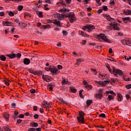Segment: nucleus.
Segmentation results:
<instances>
[{
	"label": "nucleus",
	"mask_w": 131,
	"mask_h": 131,
	"mask_svg": "<svg viewBox=\"0 0 131 131\" xmlns=\"http://www.w3.org/2000/svg\"><path fill=\"white\" fill-rule=\"evenodd\" d=\"M43 29H48V28H51V25H47L43 26Z\"/></svg>",
	"instance_id": "nucleus-33"
},
{
	"label": "nucleus",
	"mask_w": 131,
	"mask_h": 131,
	"mask_svg": "<svg viewBox=\"0 0 131 131\" xmlns=\"http://www.w3.org/2000/svg\"><path fill=\"white\" fill-rule=\"evenodd\" d=\"M64 18H69L70 23H73V22L76 21V17H75V15L73 12H70V13H68L67 15L64 14Z\"/></svg>",
	"instance_id": "nucleus-1"
},
{
	"label": "nucleus",
	"mask_w": 131,
	"mask_h": 131,
	"mask_svg": "<svg viewBox=\"0 0 131 131\" xmlns=\"http://www.w3.org/2000/svg\"><path fill=\"white\" fill-rule=\"evenodd\" d=\"M85 89H86V90H92V89H93V86L90 84L88 85H86L85 86Z\"/></svg>",
	"instance_id": "nucleus-30"
},
{
	"label": "nucleus",
	"mask_w": 131,
	"mask_h": 131,
	"mask_svg": "<svg viewBox=\"0 0 131 131\" xmlns=\"http://www.w3.org/2000/svg\"><path fill=\"white\" fill-rule=\"evenodd\" d=\"M53 17L54 18H58L59 20H63V18L65 17V14H61L60 13H54L53 14Z\"/></svg>",
	"instance_id": "nucleus-6"
},
{
	"label": "nucleus",
	"mask_w": 131,
	"mask_h": 131,
	"mask_svg": "<svg viewBox=\"0 0 131 131\" xmlns=\"http://www.w3.org/2000/svg\"><path fill=\"white\" fill-rule=\"evenodd\" d=\"M35 129H36V130H37V131H41V128L39 127V128H36Z\"/></svg>",
	"instance_id": "nucleus-64"
},
{
	"label": "nucleus",
	"mask_w": 131,
	"mask_h": 131,
	"mask_svg": "<svg viewBox=\"0 0 131 131\" xmlns=\"http://www.w3.org/2000/svg\"><path fill=\"white\" fill-rule=\"evenodd\" d=\"M3 26H10L12 24V22H9L8 21H3Z\"/></svg>",
	"instance_id": "nucleus-18"
},
{
	"label": "nucleus",
	"mask_w": 131,
	"mask_h": 131,
	"mask_svg": "<svg viewBox=\"0 0 131 131\" xmlns=\"http://www.w3.org/2000/svg\"><path fill=\"white\" fill-rule=\"evenodd\" d=\"M79 34H81L82 36H86V34H85V33H84L82 31H79Z\"/></svg>",
	"instance_id": "nucleus-34"
},
{
	"label": "nucleus",
	"mask_w": 131,
	"mask_h": 131,
	"mask_svg": "<svg viewBox=\"0 0 131 131\" xmlns=\"http://www.w3.org/2000/svg\"><path fill=\"white\" fill-rule=\"evenodd\" d=\"M88 28H91V25H89L86 26H84L83 27L82 29L84 30V31H85L86 30H88Z\"/></svg>",
	"instance_id": "nucleus-32"
},
{
	"label": "nucleus",
	"mask_w": 131,
	"mask_h": 131,
	"mask_svg": "<svg viewBox=\"0 0 131 131\" xmlns=\"http://www.w3.org/2000/svg\"><path fill=\"white\" fill-rule=\"evenodd\" d=\"M4 118L6 119V121H9V118L10 117V115L9 114H5L4 115Z\"/></svg>",
	"instance_id": "nucleus-25"
},
{
	"label": "nucleus",
	"mask_w": 131,
	"mask_h": 131,
	"mask_svg": "<svg viewBox=\"0 0 131 131\" xmlns=\"http://www.w3.org/2000/svg\"><path fill=\"white\" fill-rule=\"evenodd\" d=\"M126 89H127V90H129V89H131V84H129L128 85H126Z\"/></svg>",
	"instance_id": "nucleus-50"
},
{
	"label": "nucleus",
	"mask_w": 131,
	"mask_h": 131,
	"mask_svg": "<svg viewBox=\"0 0 131 131\" xmlns=\"http://www.w3.org/2000/svg\"><path fill=\"white\" fill-rule=\"evenodd\" d=\"M99 78H101V79H104L105 77H106V75H102L101 74H99L98 75Z\"/></svg>",
	"instance_id": "nucleus-28"
},
{
	"label": "nucleus",
	"mask_w": 131,
	"mask_h": 131,
	"mask_svg": "<svg viewBox=\"0 0 131 131\" xmlns=\"http://www.w3.org/2000/svg\"><path fill=\"white\" fill-rule=\"evenodd\" d=\"M30 125L32 127H37V126H38V124L36 122H33V123H31Z\"/></svg>",
	"instance_id": "nucleus-22"
},
{
	"label": "nucleus",
	"mask_w": 131,
	"mask_h": 131,
	"mask_svg": "<svg viewBox=\"0 0 131 131\" xmlns=\"http://www.w3.org/2000/svg\"><path fill=\"white\" fill-rule=\"evenodd\" d=\"M25 18H26V17H30V14L29 13L26 12L24 14Z\"/></svg>",
	"instance_id": "nucleus-45"
},
{
	"label": "nucleus",
	"mask_w": 131,
	"mask_h": 131,
	"mask_svg": "<svg viewBox=\"0 0 131 131\" xmlns=\"http://www.w3.org/2000/svg\"><path fill=\"white\" fill-rule=\"evenodd\" d=\"M92 29H95V26H92V25H90V28L87 29V32H92Z\"/></svg>",
	"instance_id": "nucleus-20"
},
{
	"label": "nucleus",
	"mask_w": 131,
	"mask_h": 131,
	"mask_svg": "<svg viewBox=\"0 0 131 131\" xmlns=\"http://www.w3.org/2000/svg\"><path fill=\"white\" fill-rule=\"evenodd\" d=\"M45 106H46V107H47V108H51V105H50V103L48 102H46V103L45 104Z\"/></svg>",
	"instance_id": "nucleus-36"
},
{
	"label": "nucleus",
	"mask_w": 131,
	"mask_h": 131,
	"mask_svg": "<svg viewBox=\"0 0 131 131\" xmlns=\"http://www.w3.org/2000/svg\"><path fill=\"white\" fill-rule=\"evenodd\" d=\"M111 81H112L113 83H115V82H117V81H118V79L117 78H111Z\"/></svg>",
	"instance_id": "nucleus-29"
},
{
	"label": "nucleus",
	"mask_w": 131,
	"mask_h": 131,
	"mask_svg": "<svg viewBox=\"0 0 131 131\" xmlns=\"http://www.w3.org/2000/svg\"><path fill=\"white\" fill-rule=\"evenodd\" d=\"M114 99V96L113 95H110L108 96L107 100L111 101V100H113Z\"/></svg>",
	"instance_id": "nucleus-27"
},
{
	"label": "nucleus",
	"mask_w": 131,
	"mask_h": 131,
	"mask_svg": "<svg viewBox=\"0 0 131 131\" xmlns=\"http://www.w3.org/2000/svg\"><path fill=\"white\" fill-rule=\"evenodd\" d=\"M11 106L12 107V108H16V103H12L11 104Z\"/></svg>",
	"instance_id": "nucleus-55"
},
{
	"label": "nucleus",
	"mask_w": 131,
	"mask_h": 131,
	"mask_svg": "<svg viewBox=\"0 0 131 131\" xmlns=\"http://www.w3.org/2000/svg\"><path fill=\"white\" fill-rule=\"evenodd\" d=\"M107 69L111 73H113L114 75H117V74H118L119 75L121 76L123 74V73L120 70H116L114 69V70L112 71V70H111L110 68V67H107Z\"/></svg>",
	"instance_id": "nucleus-2"
},
{
	"label": "nucleus",
	"mask_w": 131,
	"mask_h": 131,
	"mask_svg": "<svg viewBox=\"0 0 131 131\" xmlns=\"http://www.w3.org/2000/svg\"><path fill=\"white\" fill-rule=\"evenodd\" d=\"M106 94H111V95H114V96H116V94L113 91H106Z\"/></svg>",
	"instance_id": "nucleus-31"
},
{
	"label": "nucleus",
	"mask_w": 131,
	"mask_h": 131,
	"mask_svg": "<svg viewBox=\"0 0 131 131\" xmlns=\"http://www.w3.org/2000/svg\"><path fill=\"white\" fill-rule=\"evenodd\" d=\"M18 11H20L21 10H23V6L22 5H19L18 7Z\"/></svg>",
	"instance_id": "nucleus-42"
},
{
	"label": "nucleus",
	"mask_w": 131,
	"mask_h": 131,
	"mask_svg": "<svg viewBox=\"0 0 131 131\" xmlns=\"http://www.w3.org/2000/svg\"><path fill=\"white\" fill-rule=\"evenodd\" d=\"M99 117H102V118H105V117H106V115H105V114L104 113L101 114L100 115H99Z\"/></svg>",
	"instance_id": "nucleus-43"
},
{
	"label": "nucleus",
	"mask_w": 131,
	"mask_h": 131,
	"mask_svg": "<svg viewBox=\"0 0 131 131\" xmlns=\"http://www.w3.org/2000/svg\"><path fill=\"white\" fill-rule=\"evenodd\" d=\"M50 70L52 73H56V74H59V73H60V71L55 67H51Z\"/></svg>",
	"instance_id": "nucleus-8"
},
{
	"label": "nucleus",
	"mask_w": 131,
	"mask_h": 131,
	"mask_svg": "<svg viewBox=\"0 0 131 131\" xmlns=\"http://www.w3.org/2000/svg\"><path fill=\"white\" fill-rule=\"evenodd\" d=\"M57 68L58 69L61 70L63 69V67H62L61 65H58L57 66Z\"/></svg>",
	"instance_id": "nucleus-59"
},
{
	"label": "nucleus",
	"mask_w": 131,
	"mask_h": 131,
	"mask_svg": "<svg viewBox=\"0 0 131 131\" xmlns=\"http://www.w3.org/2000/svg\"><path fill=\"white\" fill-rule=\"evenodd\" d=\"M102 12H103V9H100L98 10V13L99 14H101V13H102Z\"/></svg>",
	"instance_id": "nucleus-61"
},
{
	"label": "nucleus",
	"mask_w": 131,
	"mask_h": 131,
	"mask_svg": "<svg viewBox=\"0 0 131 131\" xmlns=\"http://www.w3.org/2000/svg\"><path fill=\"white\" fill-rule=\"evenodd\" d=\"M4 83L6 85H10V83H9V82L4 80Z\"/></svg>",
	"instance_id": "nucleus-62"
},
{
	"label": "nucleus",
	"mask_w": 131,
	"mask_h": 131,
	"mask_svg": "<svg viewBox=\"0 0 131 131\" xmlns=\"http://www.w3.org/2000/svg\"><path fill=\"white\" fill-rule=\"evenodd\" d=\"M39 117V116L38 115V114H35L34 115V119H37V118H38V117Z\"/></svg>",
	"instance_id": "nucleus-48"
},
{
	"label": "nucleus",
	"mask_w": 131,
	"mask_h": 131,
	"mask_svg": "<svg viewBox=\"0 0 131 131\" xmlns=\"http://www.w3.org/2000/svg\"><path fill=\"white\" fill-rule=\"evenodd\" d=\"M97 37H98L100 39H102L103 40H104L105 42H108L109 43H110V42H111V40H110V39L107 38V37L104 34L101 33V34L98 35Z\"/></svg>",
	"instance_id": "nucleus-4"
},
{
	"label": "nucleus",
	"mask_w": 131,
	"mask_h": 131,
	"mask_svg": "<svg viewBox=\"0 0 131 131\" xmlns=\"http://www.w3.org/2000/svg\"><path fill=\"white\" fill-rule=\"evenodd\" d=\"M59 3L60 4V5H62L63 6H65L66 5L65 2H64V1H60Z\"/></svg>",
	"instance_id": "nucleus-54"
},
{
	"label": "nucleus",
	"mask_w": 131,
	"mask_h": 131,
	"mask_svg": "<svg viewBox=\"0 0 131 131\" xmlns=\"http://www.w3.org/2000/svg\"><path fill=\"white\" fill-rule=\"evenodd\" d=\"M30 93H31V94H34V93H35V90H34V89H31V90H30Z\"/></svg>",
	"instance_id": "nucleus-57"
},
{
	"label": "nucleus",
	"mask_w": 131,
	"mask_h": 131,
	"mask_svg": "<svg viewBox=\"0 0 131 131\" xmlns=\"http://www.w3.org/2000/svg\"><path fill=\"white\" fill-rule=\"evenodd\" d=\"M122 20L124 23L126 24L127 22H130V17H123Z\"/></svg>",
	"instance_id": "nucleus-15"
},
{
	"label": "nucleus",
	"mask_w": 131,
	"mask_h": 131,
	"mask_svg": "<svg viewBox=\"0 0 131 131\" xmlns=\"http://www.w3.org/2000/svg\"><path fill=\"white\" fill-rule=\"evenodd\" d=\"M84 113L83 112L79 113V116L77 117V120L78 122L84 123Z\"/></svg>",
	"instance_id": "nucleus-3"
},
{
	"label": "nucleus",
	"mask_w": 131,
	"mask_h": 131,
	"mask_svg": "<svg viewBox=\"0 0 131 131\" xmlns=\"http://www.w3.org/2000/svg\"><path fill=\"white\" fill-rule=\"evenodd\" d=\"M92 103H93V101H92L91 100H87L86 101L87 106H90V105H91V104H92Z\"/></svg>",
	"instance_id": "nucleus-37"
},
{
	"label": "nucleus",
	"mask_w": 131,
	"mask_h": 131,
	"mask_svg": "<svg viewBox=\"0 0 131 131\" xmlns=\"http://www.w3.org/2000/svg\"><path fill=\"white\" fill-rule=\"evenodd\" d=\"M102 91H103L102 89H100L98 93L94 95V97L96 99L102 100L103 99V92H102Z\"/></svg>",
	"instance_id": "nucleus-5"
},
{
	"label": "nucleus",
	"mask_w": 131,
	"mask_h": 131,
	"mask_svg": "<svg viewBox=\"0 0 131 131\" xmlns=\"http://www.w3.org/2000/svg\"><path fill=\"white\" fill-rule=\"evenodd\" d=\"M4 129L5 131H11L12 129H11V127L10 126L8 125L7 126L4 127Z\"/></svg>",
	"instance_id": "nucleus-24"
},
{
	"label": "nucleus",
	"mask_w": 131,
	"mask_h": 131,
	"mask_svg": "<svg viewBox=\"0 0 131 131\" xmlns=\"http://www.w3.org/2000/svg\"><path fill=\"white\" fill-rule=\"evenodd\" d=\"M28 131H36L35 128L31 127L30 128Z\"/></svg>",
	"instance_id": "nucleus-49"
},
{
	"label": "nucleus",
	"mask_w": 131,
	"mask_h": 131,
	"mask_svg": "<svg viewBox=\"0 0 131 131\" xmlns=\"http://www.w3.org/2000/svg\"><path fill=\"white\" fill-rule=\"evenodd\" d=\"M122 100H123L122 95L121 94L118 93V100L119 101V102H121V101H122Z\"/></svg>",
	"instance_id": "nucleus-19"
},
{
	"label": "nucleus",
	"mask_w": 131,
	"mask_h": 131,
	"mask_svg": "<svg viewBox=\"0 0 131 131\" xmlns=\"http://www.w3.org/2000/svg\"><path fill=\"white\" fill-rule=\"evenodd\" d=\"M110 26L114 27V29H115V30H119V28L117 26V24H113V23H112L110 24Z\"/></svg>",
	"instance_id": "nucleus-11"
},
{
	"label": "nucleus",
	"mask_w": 131,
	"mask_h": 131,
	"mask_svg": "<svg viewBox=\"0 0 131 131\" xmlns=\"http://www.w3.org/2000/svg\"><path fill=\"white\" fill-rule=\"evenodd\" d=\"M52 23L54 25H56L57 27H60L61 26V22L57 19H55L54 21H52Z\"/></svg>",
	"instance_id": "nucleus-10"
},
{
	"label": "nucleus",
	"mask_w": 131,
	"mask_h": 131,
	"mask_svg": "<svg viewBox=\"0 0 131 131\" xmlns=\"http://www.w3.org/2000/svg\"><path fill=\"white\" fill-rule=\"evenodd\" d=\"M16 57L17 58H21V53H17L16 55Z\"/></svg>",
	"instance_id": "nucleus-52"
},
{
	"label": "nucleus",
	"mask_w": 131,
	"mask_h": 131,
	"mask_svg": "<svg viewBox=\"0 0 131 131\" xmlns=\"http://www.w3.org/2000/svg\"><path fill=\"white\" fill-rule=\"evenodd\" d=\"M21 25L23 26V27H26V26H27V24L23 23H21Z\"/></svg>",
	"instance_id": "nucleus-53"
},
{
	"label": "nucleus",
	"mask_w": 131,
	"mask_h": 131,
	"mask_svg": "<svg viewBox=\"0 0 131 131\" xmlns=\"http://www.w3.org/2000/svg\"><path fill=\"white\" fill-rule=\"evenodd\" d=\"M65 2L67 4H68V5L71 4V0H66Z\"/></svg>",
	"instance_id": "nucleus-56"
},
{
	"label": "nucleus",
	"mask_w": 131,
	"mask_h": 131,
	"mask_svg": "<svg viewBox=\"0 0 131 131\" xmlns=\"http://www.w3.org/2000/svg\"><path fill=\"white\" fill-rule=\"evenodd\" d=\"M110 4H111L113 5V6H114V0H110Z\"/></svg>",
	"instance_id": "nucleus-60"
},
{
	"label": "nucleus",
	"mask_w": 131,
	"mask_h": 131,
	"mask_svg": "<svg viewBox=\"0 0 131 131\" xmlns=\"http://www.w3.org/2000/svg\"><path fill=\"white\" fill-rule=\"evenodd\" d=\"M73 55H74V57H78L79 56H80L79 53H77L75 51L73 52Z\"/></svg>",
	"instance_id": "nucleus-40"
},
{
	"label": "nucleus",
	"mask_w": 131,
	"mask_h": 131,
	"mask_svg": "<svg viewBox=\"0 0 131 131\" xmlns=\"http://www.w3.org/2000/svg\"><path fill=\"white\" fill-rule=\"evenodd\" d=\"M62 34H63V35H67V34H68V33L67 32V31H63Z\"/></svg>",
	"instance_id": "nucleus-58"
},
{
	"label": "nucleus",
	"mask_w": 131,
	"mask_h": 131,
	"mask_svg": "<svg viewBox=\"0 0 131 131\" xmlns=\"http://www.w3.org/2000/svg\"><path fill=\"white\" fill-rule=\"evenodd\" d=\"M0 59H1V60H2V61H6V58L5 57L4 55H1L0 56Z\"/></svg>",
	"instance_id": "nucleus-35"
},
{
	"label": "nucleus",
	"mask_w": 131,
	"mask_h": 131,
	"mask_svg": "<svg viewBox=\"0 0 131 131\" xmlns=\"http://www.w3.org/2000/svg\"><path fill=\"white\" fill-rule=\"evenodd\" d=\"M60 102L62 104H66V102L63 99H60Z\"/></svg>",
	"instance_id": "nucleus-63"
},
{
	"label": "nucleus",
	"mask_w": 131,
	"mask_h": 131,
	"mask_svg": "<svg viewBox=\"0 0 131 131\" xmlns=\"http://www.w3.org/2000/svg\"><path fill=\"white\" fill-rule=\"evenodd\" d=\"M71 91L72 93H76V92H77L76 89H75V88H71Z\"/></svg>",
	"instance_id": "nucleus-44"
},
{
	"label": "nucleus",
	"mask_w": 131,
	"mask_h": 131,
	"mask_svg": "<svg viewBox=\"0 0 131 131\" xmlns=\"http://www.w3.org/2000/svg\"><path fill=\"white\" fill-rule=\"evenodd\" d=\"M36 14L39 18H42V17H43V15H42V11H37Z\"/></svg>",
	"instance_id": "nucleus-21"
},
{
	"label": "nucleus",
	"mask_w": 131,
	"mask_h": 131,
	"mask_svg": "<svg viewBox=\"0 0 131 131\" xmlns=\"http://www.w3.org/2000/svg\"><path fill=\"white\" fill-rule=\"evenodd\" d=\"M107 60H109L110 61H112L113 62H116V60H115L114 58H112L111 57H108L107 58Z\"/></svg>",
	"instance_id": "nucleus-38"
},
{
	"label": "nucleus",
	"mask_w": 131,
	"mask_h": 131,
	"mask_svg": "<svg viewBox=\"0 0 131 131\" xmlns=\"http://www.w3.org/2000/svg\"><path fill=\"white\" fill-rule=\"evenodd\" d=\"M109 82H110L108 80H105L103 81H100L99 84H101V85L104 86L106 85V84H108L109 83Z\"/></svg>",
	"instance_id": "nucleus-14"
},
{
	"label": "nucleus",
	"mask_w": 131,
	"mask_h": 131,
	"mask_svg": "<svg viewBox=\"0 0 131 131\" xmlns=\"http://www.w3.org/2000/svg\"><path fill=\"white\" fill-rule=\"evenodd\" d=\"M24 64H25V65H29V64H30V59L27 58H25L24 60Z\"/></svg>",
	"instance_id": "nucleus-16"
},
{
	"label": "nucleus",
	"mask_w": 131,
	"mask_h": 131,
	"mask_svg": "<svg viewBox=\"0 0 131 131\" xmlns=\"http://www.w3.org/2000/svg\"><path fill=\"white\" fill-rule=\"evenodd\" d=\"M42 78L43 79V80L46 81H49V80H48L47 79V78H46V75H43L42 76Z\"/></svg>",
	"instance_id": "nucleus-47"
},
{
	"label": "nucleus",
	"mask_w": 131,
	"mask_h": 131,
	"mask_svg": "<svg viewBox=\"0 0 131 131\" xmlns=\"http://www.w3.org/2000/svg\"><path fill=\"white\" fill-rule=\"evenodd\" d=\"M9 16H10V17H13V16H14V12H12V11H10L9 12Z\"/></svg>",
	"instance_id": "nucleus-46"
},
{
	"label": "nucleus",
	"mask_w": 131,
	"mask_h": 131,
	"mask_svg": "<svg viewBox=\"0 0 131 131\" xmlns=\"http://www.w3.org/2000/svg\"><path fill=\"white\" fill-rule=\"evenodd\" d=\"M59 12H60V13H63V14H64V15H68V14H70V13H69V9L67 8L61 9L59 10Z\"/></svg>",
	"instance_id": "nucleus-9"
},
{
	"label": "nucleus",
	"mask_w": 131,
	"mask_h": 131,
	"mask_svg": "<svg viewBox=\"0 0 131 131\" xmlns=\"http://www.w3.org/2000/svg\"><path fill=\"white\" fill-rule=\"evenodd\" d=\"M7 57H9V58H10L11 59H14V58H16V54L12 53L10 54H7Z\"/></svg>",
	"instance_id": "nucleus-17"
},
{
	"label": "nucleus",
	"mask_w": 131,
	"mask_h": 131,
	"mask_svg": "<svg viewBox=\"0 0 131 131\" xmlns=\"http://www.w3.org/2000/svg\"><path fill=\"white\" fill-rule=\"evenodd\" d=\"M41 5H42V2H41L40 0H39L38 3L36 5V7L39 8L41 7Z\"/></svg>",
	"instance_id": "nucleus-26"
},
{
	"label": "nucleus",
	"mask_w": 131,
	"mask_h": 131,
	"mask_svg": "<svg viewBox=\"0 0 131 131\" xmlns=\"http://www.w3.org/2000/svg\"><path fill=\"white\" fill-rule=\"evenodd\" d=\"M123 13L125 15H126V16H128L129 15H131V10L129 9L123 10Z\"/></svg>",
	"instance_id": "nucleus-12"
},
{
	"label": "nucleus",
	"mask_w": 131,
	"mask_h": 131,
	"mask_svg": "<svg viewBox=\"0 0 131 131\" xmlns=\"http://www.w3.org/2000/svg\"><path fill=\"white\" fill-rule=\"evenodd\" d=\"M123 45H126L127 46H131V40L129 39H124L121 40Z\"/></svg>",
	"instance_id": "nucleus-7"
},
{
	"label": "nucleus",
	"mask_w": 131,
	"mask_h": 131,
	"mask_svg": "<svg viewBox=\"0 0 131 131\" xmlns=\"http://www.w3.org/2000/svg\"><path fill=\"white\" fill-rule=\"evenodd\" d=\"M108 21H110L111 23H113L114 24H116V20L114 18H112L110 16H107Z\"/></svg>",
	"instance_id": "nucleus-13"
},
{
	"label": "nucleus",
	"mask_w": 131,
	"mask_h": 131,
	"mask_svg": "<svg viewBox=\"0 0 131 131\" xmlns=\"http://www.w3.org/2000/svg\"><path fill=\"white\" fill-rule=\"evenodd\" d=\"M15 22L16 24H18V25H21V22L18 19H16L15 20Z\"/></svg>",
	"instance_id": "nucleus-41"
},
{
	"label": "nucleus",
	"mask_w": 131,
	"mask_h": 131,
	"mask_svg": "<svg viewBox=\"0 0 131 131\" xmlns=\"http://www.w3.org/2000/svg\"><path fill=\"white\" fill-rule=\"evenodd\" d=\"M61 83L62 85H64L65 84H69V81H68V80L64 79L62 81Z\"/></svg>",
	"instance_id": "nucleus-23"
},
{
	"label": "nucleus",
	"mask_w": 131,
	"mask_h": 131,
	"mask_svg": "<svg viewBox=\"0 0 131 131\" xmlns=\"http://www.w3.org/2000/svg\"><path fill=\"white\" fill-rule=\"evenodd\" d=\"M103 11H108V7L106 6H104L103 7Z\"/></svg>",
	"instance_id": "nucleus-51"
},
{
	"label": "nucleus",
	"mask_w": 131,
	"mask_h": 131,
	"mask_svg": "<svg viewBox=\"0 0 131 131\" xmlns=\"http://www.w3.org/2000/svg\"><path fill=\"white\" fill-rule=\"evenodd\" d=\"M82 62V60L81 59H77V62L76 63V65H79V63H81Z\"/></svg>",
	"instance_id": "nucleus-39"
}]
</instances>
